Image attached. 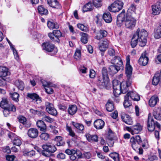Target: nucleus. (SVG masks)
I'll return each instance as SVG.
<instances>
[{
	"mask_svg": "<svg viewBox=\"0 0 161 161\" xmlns=\"http://www.w3.org/2000/svg\"><path fill=\"white\" fill-rule=\"evenodd\" d=\"M148 35L147 32L144 29L140 31L138 28L136 33L133 35L131 41V44L132 47H135L137 43L141 47L144 46L147 42V37Z\"/></svg>",
	"mask_w": 161,
	"mask_h": 161,
	"instance_id": "obj_1",
	"label": "nucleus"
},
{
	"mask_svg": "<svg viewBox=\"0 0 161 161\" xmlns=\"http://www.w3.org/2000/svg\"><path fill=\"white\" fill-rule=\"evenodd\" d=\"M102 77H99L97 82V84L100 89L106 88L108 85L109 78L107 70L106 68L104 67L102 69Z\"/></svg>",
	"mask_w": 161,
	"mask_h": 161,
	"instance_id": "obj_2",
	"label": "nucleus"
},
{
	"mask_svg": "<svg viewBox=\"0 0 161 161\" xmlns=\"http://www.w3.org/2000/svg\"><path fill=\"white\" fill-rule=\"evenodd\" d=\"M130 144L132 148L136 151L138 150L141 146L144 148H147L146 143L142 142L141 138L139 135L132 137L130 139Z\"/></svg>",
	"mask_w": 161,
	"mask_h": 161,
	"instance_id": "obj_3",
	"label": "nucleus"
},
{
	"mask_svg": "<svg viewBox=\"0 0 161 161\" xmlns=\"http://www.w3.org/2000/svg\"><path fill=\"white\" fill-rule=\"evenodd\" d=\"M43 150L42 152V154L46 157H50L51 153H54L57 150L55 146L53 145L44 144L42 146Z\"/></svg>",
	"mask_w": 161,
	"mask_h": 161,
	"instance_id": "obj_4",
	"label": "nucleus"
},
{
	"mask_svg": "<svg viewBox=\"0 0 161 161\" xmlns=\"http://www.w3.org/2000/svg\"><path fill=\"white\" fill-rule=\"evenodd\" d=\"M147 126L148 130L149 131H153L155 126L158 128L159 130H160V125L158 122H154L153 118L150 114L148 115Z\"/></svg>",
	"mask_w": 161,
	"mask_h": 161,
	"instance_id": "obj_5",
	"label": "nucleus"
},
{
	"mask_svg": "<svg viewBox=\"0 0 161 161\" xmlns=\"http://www.w3.org/2000/svg\"><path fill=\"white\" fill-rule=\"evenodd\" d=\"M136 19L135 17L126 15L125 21V25L126 27L129 29H133L136 26Z\"/></svg>",
	"mask_w": 161,
	"mask_h": 161,
	"instance_id": "obj_6",
	"label": "nucleus"
},
{
	"mask_svg": "<svg viewBox=\"0 0 161 161\" xmlns=\"http://www.w3.org/2000/svg\"><path fill=\"white\" fill-rule=\"evenodd\" d=\"M123 5V3L122 2L117 0L108 7V9L109 11L113 12H118L122 9Z\"/></svg>",
	"mask_w": 161,
	"mask_h": 161,
	"instance_id": "obj_7",
	"label": "nucleus"
},
{
	"mask_svg": "<svg viewBox=\"0 0 161 161\" xmlns=\"http://www.w3.org/2000/svg\"><path fill=\"white\" fill-rule=\"evenodd\" d=\"M48 36L53 41L59 43V38L62 36V33L59 30H55L53 31V33H49L48 34Z\"/></svg>",
	"mask_w": 161,
	"mask_h": 161,
	"instance_id": "obj_8",
	"label": "nucleus"
},
{
	"mask_svg": "<svg viewBox=\"0 0 161 161\" xmlns=\"http://www.w3.org/2000/svg\"><path fill=\"white\" fill-rule=\"evenodd\" d=\"M46 111L51 115L55 116L58 113L56 109L54 108L53 105L49 102H46L45 103Z\"/></svg>",
	"mask_w": 161,
	"mask_h": 161,
	"instance_id": "obj_9",
	"label": "nucleus"
},
{
	"mask_svg": "<svg viewBox=\"0 0 161 161\" xmlns=\"http://www.w3.org/2000/svg\"><path fill=\"white\" fill-rule=\"evenodd\" d=\"M121 83L116 80L113 81V86L114 89V93L116 97H118L121 93Z\"/></svg>",
	"mask_w": 161,
	"mask_h": 161,
	"instance_id": "obj_10",
	"label": "nucleus"
},
{
	"mask_svg": "<svg viewBox=\"0 0 161 161\" xmlns=\"http://www.w3.org/2000/svg\"><path fill=\"white\" fill-rule=\"evenodd\" d=\"M126 129L133 135L139 133L142 130V127L139 123H137L131 127H126Z\"/></svg>",
	"mask_w": 161,
	"mask_h": 161,
	"instance_id": "obj_11",
	"label": "nucleus"
},
{
	"mask_svg": "<svg viewBox=\"0 0 161 161\" xmlns=\"http://www.w3.org/2000/svg\"><path fill=\"white\" fill-rule=\"evenodd\" d=\"M126 65L125 73L128 79L130 78L132 74V69L130 65V56L128 55L126 58Z\"/></svg>",
	"mask_w": 161,
	"mask_h": 161,
	"instance_id": "obj_12",
	"label": "nucleus"
},
{
	"mask_svg": "<svg viewBox=\"0 0 161 161\" xmlns=\"http://www.w3.org/2000/svg\"><path fill=\"white\" fill-rule=\"evenodd\" d=\"M148 56V54L146 51L142 53L139 60V63L140 65L145 66L148 64L149 60Z\"/></svg>",
	"mask_w": 161,
	"mask_h": 161,
	"instance_id": "obj_13",
	"label": "nucleus"
},
{
	"mask_svg": "<svg viewBox=\"0 0 161 161\" xmlns=\"http://www.w3.org/2000/svg\"><path fill=\"white\" fill-rule=\"evenodd\" d=\"M108 45L109 42L107 40L105 39L102 41V42L99 46V48L100 50L102 52L101 55L102 56L104 55V53L108 48Z\"/></svg>",
	"mask_w": 161,
	"mask_h": 161,
	"instance_id": "obj_14",
	"label": "nucleus"
},
{
	"mask_svg": "<svg viewBox=\"0 0 161 161\" xmlns=\"http://www.w3.org/2000/svg\"><path fill=\"white\" fill-rule=\"evenodd\" d=\"M121 117L122 121L127 124L129 125L132 124L133 120L131 117L129 115L122 113L121 114Z\"/></svg>",
	"mask_w": 161,
	"mask_h": 161,
	"instance_id": "obj_15",
	"label": "nucleus"
},
{
	"mask_svg": "<svg viewBox=\"0 0 161 161\" xmlns=\"http://www.w3.org/2000/svg\"><path fill=\"white\" fill-rule=\"evenodd\" d=\"M42 46L43 50L48 52H51L55 49V46L49 42L43 43Z\"/></svg>",
	"mask_w": 161,
	"mask_h": 161,
	"instance_id": "obj_16",
	"label": "nucleus"
},
{
	"mask_svg": "<svg viewBox=\"0 0 161 161\" xmlns=\"http://www.w3.org/2000/svg\"><path fill=\"white\" fill-rule=\"evenodd\" d=\"M42 85L45 88L46 92L49 94H52L53 92V89L51 87L53 84L46 81H42Z\"/></svg>",
	"mask_w": 161,
	"mask_h": 161,
	"instance_id": "obj_17",
	"label": "nucleus"
},
{
	"mask_svg": "<svg viewBox=\"0 0 161 161\" xmlns=\"http://www.w3.org/2000/svg\"><path fill=\"white\" fill-rule=\"evenodd\" d=\"M39 131L36 128H31L28 131V136L31 138L34 139L36 138L38 136Z\"/></svg>",
	"mask_w": 161,
	"mask_h": 161,
	"instance_id": "obj_18",
	"label": "nucleus"
},
{
	"mask_svg": "<svg viewBox=\"0 0 161 161\" xmlns=\"http://www.w3.org/2000/svg\"><path fill=\"white\" fill-rule=\"evenodd\" d=\"M152 13L154 15L158 14L161 11V6L159 3H157L152 6Z\"/></svg>",
	"mask_w": 161,
	"mask_h": 161,
	"instance_id": "obj_19",
	"label": "nucleus"
},
{
	"mask_svg": "<svg viewBox=\"0 0 161 161\" xmlns=\"http://www.w3.org/2000/svg\"><path fill=\"white\" fill-rule=\"evenodd\" d=\"M126 96H127L129 98V97H130L131 99L134 101H138L140 99L139 95L136 92L134 91L128 92Z\"/></svg>",
	"mask_w": 161,
	"mask_h": 161,
	"instance_id": "obj_20",
	"label": "nucleus"
},
{
	"mask_svg": "<svg viewBox=\"0 0 161 161\" xmlns=\"http://www.w3.org/2000/svg\"><path fill=\"white\" fill-rule=\"evenodd\" d=\"M104 122L101 119H97L94 122V127L98 130L103 129L104 126Z\"/></svg>",
	"mask_w": 161,
	"mask_h": 161,
	"instance_id": "obj_21",
	"label": "nucleus"
},
{
	"mask_svg": "<svg viewBox=\"0 0 161 161\" xmlns=\"http://www.w3.org/2000/svg\"><path fill=\"white\" fill-rule=\"evenodd\" d=\"M112 64H114V65L119 66L120 67H122L123 65V62L121 58L118 56L115 57L113 59L111 60Z\"/></svg>",
	"mask_w": 161,
	"mask_h": 161,
	"instance_id": "obj_22",
	"label": "nucleus"
},
{
	"mask_svg": "<svg viewBox=\"0 0 161 161\" xmlns=\"http://www.w3.org/2000/svg\"><path fill=\"white\" fill-rule=\"evenodd\" d=\"M36 125L41 131L44 132L46 131L47 126L42 120H38L36 122Z\"/></svg>",
	"mask_w": 161,
	"mask_h": 161,
	"instance_id": "obj_23",
	"label": "nucleus"
},
{
	"mask_svg": "<svg viewBox=\"0 0 161 161\" xmlns=\"http://www.w3.org/2000/svg\"><path fill=\"white\" fill-rule=\"evenodd\" d=\"M128 83L127 81H123L120 84L121 93H125L128 90Z\"/></svg>",
	"mask_w": 161,
	"mask_h": 161,
	"instance_id": "obj_24",
	"label": "nucleus"
},
{
	"mask_svg": "<svg viewBox=\"0 0 161 161\" xmlns=\"http://www.w3.org/2000/svg\"><path fill=\"white\" fill-rule=\"evenodd\" d=\"M159 99L156 95H154L152 96L149 101V104L151 107L154 106L158 101Z\"/></svg>",
	"mask_w": 161,
	"mask_h": 161,
	"instance_id": "obj_25",
	"label": "nucleus"
},
{
	"mask_svg": "<svg viewBox=\"0 0 161 161\" xmlns=\"http://www.w3.org/2000/svg\"><path fill=\"white\" fill-rule=\"evenodd\" d=\"M135 10V6L134 4H131L127 11L126 15L132 16L134 17H135L136 15Z\"/></svg>",
	"mask_w": 161,
	"mask_h": 161,
	"instance_id": "obj_26",
	"label": "nucleus"
},
{
	"mask_svg": "<svg viewBox=\"0 0 161 161\" xmlns=\"http://www.w3.org/2000/svg\"><path fill=\"white\" fill-rule=\"evenodd\" d=\"M65 153L69 155L76 154L77 155V154L78 158H81L82 157V154L79 150H70L69 149H67L65 151Z\"/></svg>",
	"mask_w": 161,
	"mask_h": 161,
	"instance_id": "obj_27",
	"label": "nucleus"
},
{
	"mask_svg": "<svg viewBox=\"0 0 161 161\" xmlns=\"http://www.w3.org/2000/svg\"><path fill=\"white\" fill-rule=\"evenodd\" d=\"M107 34L108 33L106 31L104 30H100L97 33L95 38L97 40H99L103 38L106 37Z\"/></svg>",
	"mask_w": 161,
	"mask_h": 161,
	"instance_id": "obj_28",
	"label": "nucleus"
},
{
	"mask_svg": "<svg viewBox=\"0 0 161 161\" xmlns=\"http://www.w3.org/2000/svg\"><path fill=\"white\" fill-rule=\"evenodd\" d=\"M77 110V108L76 105H69L68 111L70 115H73L76 112Z\"/></svg>",
	"mask_w": 161,
	"mask_h": 161,
	"instance_id": "obj_29",
	"label": "nucleus"
},
{
	"mask_svg": "<svg viewBox=\"0 0 161 161\" xmlns=\"http://www.w3.org/2000/svg\"><path fill=\"white\" fill-rule=\"evenodd\" d=\"M85 136L89 142H97L98 141V137L96 135H92L89 134H86L85 135Z\"/></svg>",
	"mask_w": 161,
	"mask_h": 161,
	"instance_id": "obj_30",
	"label": "nucleus"
},
{
	"mask_svg": "<svg viewBox=\"0 0 161 161\" xmlns=\"http://www.w3.org/2000/svg\"><path fill=\"white\" fill-rule=\"evenodd\" d=\"M9 74L8 69L5 67H0V75L1 77H5Z\"/></svg>",
	"mask_w": 161,
	"mask_h": 161,
	"instance_id": "obj_31",
	"label": "nucleus"
},
{
	"mask_svg": "<svg viewBox=\"0 0 161 161\" xmlns=\"http://www.w3.org/2000/svg\"><path fill=\"white\" fill-rule=\"evenodd\" d=\"M27 96L33 100H35L36 101H41V99L40 97L36 93H28L27 94Z\"/></svg>",
	"mask_w": 161,
	"mask_h": 161,
	"instance_id": "obj_32",
	"label": "nucleus"
},
{
	"mask_svg": "<svg viewBox=\"0 0 161 161\" xmlns=\"http://www.w3.org/2000/svg\"><path fill=\"white\" fill-rule=\"evenodd\" d=\"M66 130L69 132V135L73 138L72 139V140L74 142H76V140L77 139L78 137L72 130L71 127L67 126Z\"/></svg>",
	"mask_w": 161,
	"mask_h": 161,
	"instance_id": "obj_33",
	"label": "nucleus"
},
{
	"mask_svg": "<svg viewBox=\"0 0 161 161\" xmlns=\"http://www.w3.org/2000/svg\"><path fill=\"white\" fill-rule=\"evenodd\" d=\"M160 79V74L158 73L155 74L152 80V84L154 86L157 85Z\"/></svg>",
	"mask_w": 161,
	"mask_h": 161,
	"instance_id": "obj_34",
	"label": "nucleus"
},
{
	"mask_svg": "<svg viewBox=\"0 0 161 161\" xmlns=\"http://www.w3.org/2000/svg\"><path fill=\"white\" fill-rule=\"evenodd\" d=\"M103 18L107 23H109L111 22L112 18L110 13L109 12H105L103 15Z\"/></svg>",
	"mask_w": 161,
	"mask_h": 161,
	"instance_id": "obj_35",
	"label": "nucleus"
},
{
	"mask_svg": "<svg viewBox=\"0 0 161 161\" xmlns=\"http://www.w3.org/2000/svg\"><path fill=\"white\" fill-rule=\"evenodd\" d=\"M120 67L115 65H112L109 67V69L112 74H114L116 73L120 70Z\"/></svg>",
	"mask_w": 161,
	"mask_h": 161,
	"instance_id": "obj_36",
	"label": "nucleus"
},
{
	"mask_svg": "<svg viewBox=\"0 0 161 161\" xmlns=\"http://www.w3.org/2000/svg\"><path fill=\"white\" fill-rule=\"evenodd\" d=\"M47 3L50 6L54 8H58L59 5L57 0H47Z\"/></svg>",
	"mask_w": 161,
	"mask_h": 161,
	"instance_id": "obj_37",
	"label": "nucleus"
},
{
	"mask_svg": "<svg viewBox=\"0 0 161 161\" xmlns=\"http://www.w3.org/2000/svg\"><path fill=\"white\" fill-rule=\"evenodd\" d=\"M153 115L154 118L157 120H161V110L160 109L155 110L153 112Z\"/></svg>",
	"mask_w": 161,
	"mask_h": 161,
	"instance_id": "obj_38",
	"label": "nucleus"
},
{
	"mask_svg": "<svg viewBox=\"0 0 161 161\" xmlns=\"http://www.w3.org/2000/svg\"><path fill=\"white\" fill-rule=\"evenodd\" d=\"M14 84L19 90H22L24 88V84L21 80H16L14 82Z\"/></svg>",
	"mask_w": 161,
	"mask_h": 161,
	"instance_id": "obj_39",
	"label": "nucleus"
},
{
	"mask_svg": "<svg viewBox=\"0 0 161 161\" xmlns=\"http://www.w3.org/2000/svg\"><path fill=\"white\" fill-rule=\"evenodd\" d=\"M106 108L108 111L111 112L114 108L113 102L108 100L106 105Z\"/></svg>",
	"mask_w": 161,
	"mask_h": 161,
	"instance_id": "obj_40",
	"label": "nucleus"
},
{
	"mask_svg": "<svg viewBox=\"0 0 161 161\" xmlns=\"http://www.w3.org/2000/svg\"><path fill=\"white\" fill-rule=\"evenodd\" d=\"M48 27L50 29H58L59 28L58 24L57 23L51 21H48L47 23Z\"/></svg>",
	"mask_w": 161,
	"mask_h": 161,
	"instance_id": "obj_41",
	"label": "nucleus"
},
{
	"mask_svg": "<svg viewBox=\"0 0 161 161\" xmlns=\"http://www.w3.org/2000/svg\"><path fill=\"white\" fill-rule=\"evenodd\" d=\"M38 12L41 15H46L48 13V10L42 5L38 6Z\"/></svg>",
	"mask_w": 161,
	"mask_h": 161,
	"instance_id": "obj_42",
	"label": "nucleus"
},
{
	"mask_svg": "<svg viewBox=\"0 0 161 161\" xmlns=\"http://www.w3.org/2000/svg\"><path fill=\"white\" fill-rule=\"evenodd\" d=\"M54 140L58 142L57 144L58 146H63L65 144V143L63 141L62 137L60 136H56Z\"/></svg>",
	"mask_w": 161,
	"mask_h": 161,
	"instance_id": "obj_43",
	"label": "nucleus"
},
{
	"mask_svg": "<svg viewBox=\"0 0 161 161\" xmlns=\"http://www.w3.org/2000/svg\"><path fill=\"white\" fill-rule=\"evenodd\" d=\"M80 34L81 36V42L84 44L87 43L88 41V35L86 33L83 32H81Z\"/></svg>",
	"mask_w": 161,
	"mask_h": 161,
	"instance_id": "obj_44",
	"label": "nucleus"
},
{
	"mask_svg": "<svg viewBox=\"0 0 161 161\" xmlns=\"http://www.w3.org/2000/svg\"><path fill=\"white\" fill-rule=\"evenodd\" d=\"M9 101L7 99H3L0 103V106L3 108H7L8 107Z\"/></svg>",
	"mask_w": 161,
	"mask_h": 161,
	"instance_id": "obj_45",
	"label": "nucleus"
},
{
	"mask_svg": "<svg viewBox=\"0 0 161 161\" xmlns=\"http://www.w3.org/2000/svg\"><path fill=\"white\" fill-rule=\"evenodd\" d=\"M154 36L155 38L158 39L161 37V28H159L155 30L154 32Z\"/></svg>",
	"mask_w": 161,
	"mask_h": 161,
	"instance_id": "obj_46",
	"label": "nucleus"
},
{
	"mask_svg": "<svg viewBox=\"0 0 161 161\" xmlns=\"http://www.w3.org/2000/svg\"><path fill=\"white\" fill-rule=\"evenodd\" d=\"M125 16L124 11H123L117 16V20L118 23H120L123 21Z\"/></svg>",
	"mask_w": 161,
	"mask_h": 161,
	"instance_id": "obj_47",
	"label": "nucleus"
},
{
	"mask_svg": "<svg viewBox=\"0 0 161 161\" xmlns=\"http://www.w3.org/2000/svg\"><path fill=\"white\" fill-rule=\"evenodd\" d=\"M40 139L42 140L47 141L49 138V135L47 133H42L39 136Z\"/></svg>",
	"mask_w": 161,
	"mask_h": 161,
	"instance_id": "obj_48",
	"label": "nucleus"
},
{
	"mask_svg": "<svg viewBox=\"0 0 161 161\" xmlns=\"http://www.w3.org/2000/svg\"><path fill=\"white\" fill-rule=\"evenodd\" d=\"M72 123L73 126H75L76 129L81 131L84 130V127L83 125L76 123L74 122H73Z\"/></svg>",
	"mask_w": 161,
	"mask_h": 161,
	"instance_id": "obj_49",
	"label": "nucleus"
},
{
	"mask_svg": "<svg viewBox=\"0 0 161 161\" xmlns=\"http://www.w3.org/2000/svg\"><path fill=\"white\" fill-rule=\"evenodd\" d=\"M13 143L14 145L19 146L21 144V141L20 138L15 136L13 140Z\"/></svg>",
	"mask_w": 161,
	"mask_h": 161,
	"instance_id": "obj_50",
	"label": "nucleus"
},
{
	"mask_svg": "<svg viewBox=\"0 0 161 161\" xmlns=\"http://www.w3.org/2000/svg\"><path fill=\"white\" fill-rule=\"evenodd\" d=\"M110 157L114 161H119V155L116 153H111L109 154Z\"/></svg>",
	"mask_w": 161,
	"mask_h": 161,
	"instance_id": "obj_51",
	"label": "nucleus"
},
{
	"mask_svg": "<svg viewBox=\"0 0 161 161\" xmlns=\"http://www.w3.org/2000/svg\"><path fill=\"white\" fill-rule=\"evenodd\" d=\"M129 98L126 95L125 97L124 105L125 108L129 107L131 105V103L129 101Z\"/></svg>",
	"mask_w": 161,
	"mask_h": 161,
	"instance_id": "obj_52",
	"label": "nucleus"
},
{
	"mask_svg": "<svg viewBox=\"0 0 161 161\" xmlns=\"http://www.w3.org/2000/svg\"><path fill=\"white\" fill-rule=\"evenodd\" d=\"M92 4L90 3H88L85 5L83 8V10L84 12L91 11L92 10Z\"/></svg>",
	"mask_w": 161,
	"mask_h": 161,
	"instance_id": "obj_53",
	"label": "nucleus"
},
{
	"mask_svg": "<svg viewBox=\"0 0 161 161\" xmlns=\"http://www.w3.org/2000/svg\"><path fill=\"white\" fill-rule=\"evenodd\" d=\"M10 94L14 100L16 102H18L19 101V95L18 93L16 92H14V93H10Z\"/></svg>",
	"mask_w": 161,
	"mask_h": 161,
	"instance_id": "obj_54",
	"label": "nucleus"
},
{
	"mask_svg": "<svg viewBox=\"0 0 161 161\" xmlns=\"http://www.w3.org/2000/svg\"><path fill=\"white\" fill-rule=\"evenodd\" d=\"M77 27L82 31L87 32L88 31V28L84 25L81 24H78L77 25Z\"/></svg>",
	"mask_w": 161,
	"mask_h": 161,
	"instance_id": "obj_55",
	"label": "nucleus"
},
{
	"mask_svg": "<svg viewBox=\"0 0 161 161\" xmlns=\"http://www.w3.org/2000/svg\"><path fill=\"white\" fill-rule=\"evenodd\" d=\"M74 58L76 60H79L81 58V52L80 50L77 49L75 51L74 55Z\"/></svg>",
	"mask_w": 161,
	"mask_h": 161,
	"instance_id": "obj_56",
	"label": "nucleus"
},
{
	"mask_svg": "<svg viewBox=\"0 0 161 161\" xmlns=\"http://www.w3.org/2000/svg\"><path fill=\"white\" fill-rule=\"evenodd\" d=\"M102 0H93V3L95 7H99L102 5Z\"/></svg>",
	"mask_w": 161,
	"mask_h": 161,
	"instance_id": "obj_57",
	"label": "nucleus"
},
{
	"mask_svg": "<svg viewBox=\"0 0 161 161\" xmlns=\"http://www.w3.org/2000/svg\"><path fill=\"white\" fill-rule=\"evenodd\" d=\"M42 119L47 122L52 123L53 122L54 119L50 117L45 115L43 116Z\"/></svg>",
	"mask_w": 161,
	"mask_h": 161,
	"instance_id": "obj_58",
	"label": "nucleus"
},
{
	"mask_svg": "<svg viewBox=\"0 0 161 161\" xmlns=\"http://www.w3.org/2000/svg\"><path fill=\"white\" fill-rule=\"evenodd\" d=\"M18 118L19 121L20 123L23 124H26V119L25 117L23 116H19Z\"/></svg>",
	"mask_w": 161,
	"mask_h": 161,
	"instance_id": "obj_59",
	"label": "nucleus"
},
{
	"mask_svg": "<svg viewBox=\"0 0 161 161\" xmlns=\"http://www.w3.org/2000/svg\"><path fill=\"white\" fill-rule=\"evenodd\" d=\"M7 108L10 111L13 112H15L16 111V108L15 106L12 104H9Z\"/></svg>",
	"mask_w": 161,
	"mask_h": 161,
	"instance_id": "obj_60",
	"label": "nucleus"
},
{
	"mask_svg": "<svg viewBox=\"0 0 161 161\" xmlns=\"http://www.w3.org/2000/svg\"><path fill=\"white\" fill-rule=\"evenodd\" d=\"M15 158L14 155H7L6 156V159L8 161H13Z\"/></svg>",
	"mask_w": 161,
	"mask_h": 161,
	"instance_id": "obj_61",
	"label": "nucleus"
},
{
	"mask_svg": "<svg viewBox=\"0 0 161 161\" xmlns=\"http://www.w3.org/2000/svg\"><path fill=\"white\" fill-rule=\"evenodd\" d=\"M96 75L95 71L93 69H91L90 71L89 76L91 78H94Z\"/></svg>",
	"mask_w": 161,
	"mask_h": 161,
	"instance_id": "obj_62",
	"label": "nucleus"
},
{
	"mask_svg": "<svg viewBox=\"0 0 161 161\" xmlns=\"http://www.w3.org/2000/svg\"><path fill=\"white\" fill-rule=\"evenodd\" d=\"M4 109L3 111L4 115L5 117H7L10 114V111L7 108H4Z\"/></svg>",
	"mask_w": 161,
	"mask_h": 161,
	"instance_id": "obj_63",
	"label": "nucleus"
},
{
	"mask_svg": "<svg viewBox=\"0 0 161 161\" xmlns=\"http://www.w3.org/2000/svg\"><path fill=\"white\" fill-rule=\"evenodd\" d=\"M158 158L156 156L154 155L149 158V160L148 161H157Z\"/></svg>",
	"mask_w": 161,
	"mask_h": 161,
	"instance_id": "obj_64",
	"label": "nucleus"
}]
</instances>
